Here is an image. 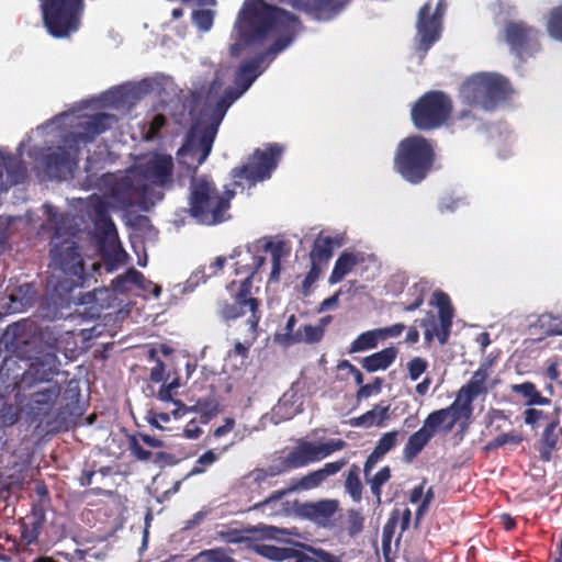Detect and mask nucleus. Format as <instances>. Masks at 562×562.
<instances>
[{"mask_svg": "<svg viewBox=\"0 0 562 562\" xmlns=\"http://www.w3.org/2000/svg\"><path fill=\"white\" fill-rule=\"evenodd\" d=\"M60 361L54 352L32 357L29 367L14 384L15 405L25 420L47 434L67 430L74 417L81 415L80 389L69 382L63 400L61 384L55 380Z\"/></svg>", "mask_w": 562, "mask_h": 562, "instance_id": "obj_1", "label": "nucleus"}, {"mask_svg": "<svg viewBox=\"0 0 562 562\" xmlns=\"http://www.w3.org/2000/svg\"><path fill=\"white\" fill-rule=\"evenodd\" d=\"M297 24L299 18L291 12L265 0H245L236 22L238 41L232 45L231 54L237 56L244 46L262 44L272 35Z\"/></svg>", "mask_w": 562, "mask_h": 562, "instance_id": "obj_2", "label": "nucleus"}, {"mask_svg": "<svg viewBox=\"0 0 562 562\" xmlns=\"http://www.w3.org/2000/svg\"><path fill=\"white\" fill-rule=\"evenodd\" d=\"M513 89L509 81L497 74L480 72L468 77L460 87L459 98L467 105L459 112V121H480L475 110L486 112L494 111L502 102H505Z\"/></svg>", "mask_w": 562, "mask_h": 562, "instance_id": "obj_3", "label": "nucleus"}, {"mask_svg": "<svg viewBox=\"0 0 562 562\" xmlns=\"http://www.w3.org/2000/svg\"><path fill=\"white\" fill-rule=\"evenodd\" d=\"M233 190L220 191L213 180L206 176L192 177L190 181L189 214L199 224L213 226L227 221L231 216Z\"/></svg>", "mask_w": 562, "mask_h": 562, "instance_id": "obj_4", "label": "nucleus"}, {"mask_svg": "<svg viewBox=\"0 0 562 562\" xmlns=\"http://www.w3.org/2000/svg\"><path fill=\"white\" fill-rule=\"evenodd\" d=\"M435 161L432 142L422 135H412L398 143L393 167L405 181L418 184L431 172Z\"/></svg>", "mask_w": 562, "mask_h": 562, "instance_id": "obj_5", "label": "nucleus"}, {"mask_svg": "<svg viewBox=\"0 0 562 562\" xmlns=\"http://www.w3.org/2000/svg\"><path fill=\"white\" fill-rule=\"evenodd\" d=\"M59 237V228H56L49 250L50 267L60 273L57 286L70 292L74 288L85 284L87 274L76 243L70 238L58 241Z\"/></svg>", "mask_w": 562, "mask_h": 562, "instance_id": "obj_6", "label": "nucleus"}, {"mask_svg": "<svg viewBox=\"0 0 562 562\" xmlns=\"http://www.w3.org/2000/svg\"><path fill=\"white\" fill-rule=\"evenodd\" d=\"M43 25L54 38H66L81 26L85 0H40Z\"/></svg>", "mask_w": 562, "mask_h": 562, "instance_id": "obj_7", "label": "nucleus"}, {"mask_svg": "<svg viewBox=\"0 0 562 562\" xmlns=\"http://www.w3.org/2000/svg\"><path fill=\"white\" fill-rule=\"evenodd\" d=\"M251 289L248 281H231L226 285V290L229 292L232 301H217L218 317L225 323H229L249 314L245 322V328H258L261 319L260 301L254 296Z\"/></svg>", "mask_w": 562, "mask_h": 562, "instance_id": "obj_8", "label": "nucleus"}, {"mask_svg": "<svg viewBox=\"0 0 562 562\" xmlns=\"http://www.w3.org/2000/svg\"><path fill=\"white\" fill-rule=\"evenodd\" d=\"M237 99H239L238 94H235L232 90L226 89L213 108L211 115L212 123L203 126L199 131L196 140L194 139L195 130H193L192 138L178 151L179 156L195 160L192 166L193 171H195L209 157L213 147L218 125L224 119L229 106Z\"/></svg>", "mask_w": 562, "mask_h": 562, "instance_id": "obj_9", "label": "nucleus"}, {"mask_svg": "<svg viewBox=\"0 0 562 562\" xmlns=\"http://www.w3.org/2000/svg\"><path fill=\"white\" fill-rule=\"evenodd\" d=\"M452 112L451 99L440 90H431L420 95L412 106L411 117L419 131L441 127Z\"/></svg>", "mask_w": 562, "mask_h": 562, "instance_id": "obj_10", "label": "nucleus"}, {"mask_svg": "<svg viewBox=\"0 0 562 562\" xmlns=\"http://www.w3.org/2000/svg\"><path fill=\"white\" fill-rule=\"evenodd\" d=\"M11 328L18 347L36 352V357L48 352L57 356L59 336L55 327H42L33 321H23L15 323Z\"/></svg>", "mask_w": 562, "mask_h": 562, "instance_id": "obj_11", "label": "nucleus"}, {"mask_svg": "<svg viewBox=\"0 0 562 562\" xmlns=\"http://www.w3.org/2000/svg\"><path fill=\"white\" fill-rule=\"evenodd\" d=\"M282 154V147L278 144H270L266 150L256 149L247 159V162L232 170V178L236 186H241L245 180L255 184L270 178L277 168Z\"/></svg>", "mask_w": 562, "mask_h": 562, "instance_id": "obj_12", "label": "nucleus"}, {"mask_svg": "<svg viewBox=\"0 0 562 562\" xmlns=\"http://www.w3.org/2000/svg\"><path fill=\"white\" fill-rule=\"evenodd\" d=\"M346 447L347 442L340 438L330 439L327 442H313L300 439L297 445L286 456L292 468L295 470L318 462Z\"/></svg>", "mask_w": 562, "mask_h": 562, "instance_id": "obj_13", "label": "nucleus"}, {"mask_svg": "<svg viewBox=\"0 0 562 562\" xmlns=\"http://www.w3.org/2000/svg\"><path fill=\"white\" fill-rule=\"evenodd\" d=\"M346 464L347 459L345 458L334 462H328L323 468L312 471L306 475L302 476L294 486L272 492L267 498L256 503L252 506V509L263 512L267 506H269L272 503L281 501L286 494L291 493L296 488L305 491L316 488L319 485H322L329 476L337 474L342 468L346 467Z\"/></svg>", "mask_w": 562, "mask_h": 562, "instance_id": "obj_14", "label": "nucleus"}, {"mask_svg": "<svg viewBox=\"0 0 562 562\" xmlns=\"http://www.w3.org/2000/svg\"><path fill=\"white\" fill-rule=\"evenodd\" d=\"M148 194V184L140 179L136 171L114 178L110 196L123 209L143 203Z\"/></svg>", "mask_w": 562, "mask_h": 562, "instance_id": "obj_15", "label": "nucleus"}, {"mask_svg": "<svg viewBox=\"0 0 562 562\" xmlns=\"http://www.w3.org/2000/svg\"><path fill=\"white\" fill-rule=\"evenodd\" d=\"M539 31L524 21H507L504 25V38L510 50L520 59L525 54L538 50Z\"/></svg>", "mask_w": 562, "mask_h": 562, "instance_id": "obj_16", "label": "nucleus"}, {"mask_svg": "<svg viewBox=\"0 0 562 562\" xmlns=\"http://www.w3.org/2000/svg\"><path fill=\"white\" fill-rule=\"evenodd\" d=\"M446 10L443 0H439L432 14L431 3L426 2L418 11L416 29L419 36V47L425 52L440 37L441 20Z\"/></svg>", "mask_w": 562, "mask_h": 562, "instance_id": "obj_17", "label": "nucleus"}, {"mask_svg": "<svg viewBox=\"0 0 562 562\" xmlns=\"http://www.w3.org/2000/svg\"><path fill=\"white\" fill-rule=\"evenodd\" d=\"M114 121V115L108 113H95L90 116L81 117L77 123V132H70L66 136L69 138L70 147L77 150L81 145L92 143L99 135L108 131Z\"/></svg>", "mask_w": 562, "mask_h": 562, "instance_id": "obj_18", "label": "nucleus"}, {"mask_svg": "<svg viewBox=\"0 0 562 562\" xmlns=\"http://www.w3.org/2000/svg\"><path fill=\"white\" fill-rule=\"evenodd\" d=\"M173 159L170 155L155 153L137 168V173L144 182L158 187L172 183Z\"/></svg>", "mask_w": 562, "mask_h": 562, "instance_id": "obj_19", "label": "nucleus"}, {"mask_svg": "<svg viewBox=\"0 0 562 562\" xmlns=\"http://www.w3.org/2000/svg\"><path fill=\"white\" fill-rule=\"evenodd\" d=\"M64 146H58L54 151L44 156V166L47 173L57 179H63L67 173H70L74 167L77 166L80 147L75 151L70 147V140L67 136L63 139Z\"/></svg>", "mask_w": 562, "mask_h": 562, "instance_id": "obj_20", "label": "nucleus"}, {"mask_svg": "<svg viewBox=\"0 0 562 562\" xmlns=\"http://www.w3.org/2000/svg\"><path fill=\"white\" fill-rule=\"evenodd\" d=\"M471 415L467 409H463L462 404L458 400H454L448 407L428 414L424 420V426L434 436L440 429L445 432H450L459 420L469 419Z\"/></svg>", "mask_w": 562, "mask_h": 562, "instance_id": "obj_21", "label": "nucleus"}, {"mask_svg": "<svg viewBox=\"0 0 562 562\" xmlns=\"http://www.w3.org/2000/svg\"><path fill=\"white\" fill-rule=\"evenodd\" d=\"M232 257L237 258L234 262L235 274L244 276L241 281H248L252 286L255 274L266 262V257L261 254L260 240L248 245L245 250H234Z\"/></svg>", "mask_w": 562, "mask_h": 562, "instance_id": "obj_22", "label": "nucleus"}, {"mask_svg": "<svg viewBox=\"0 0 562 562\" xmlns=\"http://www.w3.org/2000/svg\"><path fill=\"white\" fill-rule=\"evenodd\" d=\"M338 506L339 503L336 499L305 502L296 505V513L300 517L325 527L337 513Z\"/></svg>", "mask_w": 562, "mask_h": 562, "instance_id": "obj_23", "label": "nucleus"}, {"mask_svg": "<svg viewBox=\"0 0 562 562\" xmlns=\"http://www.w3.org/2000/svg\"><path fill=\"white\" fill-rule=\"evenodd\" d=\"M488 376V368L486 366H481L473 372L469 382L462 385L458 391L456 400L462 404L463 409H467L468 413L472 414V404L474 400L479 395L487 393L486 382Z\"/></svg>", "mask_w": 562, "mask_h": 562, "instance_id": "obj_24", "label": "nucleus"}, {"mask_svg": "<svg viewBox=\"0 0 562 562\" xmlns=\"http://www.w3.org/2000/svg\"><path fill=\"white\" fill-rule=\"evenodd\" d=\"M430 303L436 305L438 308L440 328L439 330H436V336L440 345H446L450 336L452 319L454 316L451 300L447 293L437 290L434 292Z\"/></svg>", "mask_w": 562, "mask_h": 562, "instance_id": "obj_25", "label": "nucleus"}, {"mask_svg": "<svg viewBox=\"0 0 562 562\" xmlns=\"http://www.w3.org/2000/svg\"><path fill=\"white\" fill-rule=\"evenodd\" d=\"M561 406H555L550 423L544 427L539 441V456L542 461H550L552 451L557 448L562 437V427L560 426Z\"/></svg>", "mask_w": 562, "mask_h": 562, "instance_id": "obj_26", "label": "nucleus"}, {"mask_svg": "<svg viewBox=\"0 0 562 562\" xmlns=\"http://www.w3.org/2000/svg\"><path fill=\"white\" fill-rule=\"evenodd\" d=\"M25 172V167L20 159L0 150V193L23 182Z\"/></svg>", "mask_w": 562, "mask_h": 562, "instance_id": "obj_27", "label": "nucleus"}, {"mask_svg": "<svg viewBox=\"0 0 562 562\" xmlns=\"http://www.w3.org/2000/svg\"><path fill=\"white\" fill-rule=\"evenodd\" d=\"M265 60V55H258L254 59L240 64L235 72L234 88H228L240 98L260 75L259 68Z\"/></svg>", "mask_w": 562, "mask_h": 562, "instance_id": "obj_28", "label": "nucleus"}, {"mask_svg": "<svg viewBox=\"0 0 562 562\" xmlns=\"http://www.w3.org/2000/svg\"><path fill=\"white\" fill-rule=\"evenodd\" d=\"M349 0H304L302 8L316 20H330L339 13Z\"/></svg>", "mask_w": 562, "mask_h": 562, "instance_id": "obj_29", "label": "nucleus"}, {"mask_svg": "<svg viewBox=\"0 0 562 562\" xmlns=\"http://www.w3.org/2000/svg\"><path fill=\"white\" fill-rule=\"evenodd\" d=\"M398 431L392 430L385 432L378 440L373 451L368 456L363 464L364 476L370 475L375 464L384 458L386 453L393 450L397 445Z\"/></svg>", "mask_w": 562, "mask_h": 562, "instance_id": "obj_30", "label": "nucleus"}, {"mask_svg": "<svg viewBox=\"0 0 562 562\" xmlns=\"http://www.w3.org/2000/svg\"><path fill=\"white\" fill-rule=\"evenodd\" d=\"M261 254L270 252L271 254V272H270V281L278 282L280 279V273L282 269V259L290 255V247L285 241H272V240H260Z\"/></svg>", "mask_w": 562, "mask_h": 562, "instance_id": "obj_31", "label": "nucleus"}, {"mask_svg": "<svg viewBox=\"0 0 562 562\" xmlns=\"http://www.w3.org/2000/svg\"><path fill=\"white\" fill-rule=\"evenodd\" d=\"M432 437L434 435L423 425L422 428L408 437L403 448V460L406 463H412Z\"/></svg>", "mask_w": 562, "mask_h": 562, "instance_id": "obj_32", "label": "nucleus"}, {"mask_svg": "<svg viewBox=\"0 0 562 562\" xmlns=\"http://www.w3.org/2000/svg\"><path fill=\"white\" fill-rule=\"evenodd\" d=\"M94 212V226L95 231L103 236V238L106 239H113L117 237V231L115 227V224L113 223L109 210L108 204L102 201L98 200V202L93 206Z\"/></svg>", "mask_w": 562, "mask_h": 562, "instance_id": "obj_33", "label": "nucleus"}, {"mask_svg": "<svg viewBox=\"0 0 562 562\" xmlns=\"http://www.w3.org/2000/svg\"><path fill=\"white\" fill-rule=\"evenodd\" d=\"M396 356L397 349L395 347H387L362 358L360 363L366 371L375 372L387 369L395 361Z\"/></svg>", "mask_w": 562, "mask_h": 562, "instance_id": "obj_34", "label": "nucleus"}, {"mask_svg": "<svg viewBox=\"0 0 562 562\" xmlns=\"http://www.w3.org/2000/svg\"><path fill=\"white\" fill-rule=\"evenodd\" d=\"M390 405L375 404L372 409L364 414L353 417L349 420V424L353 427H372L382 426L383 423L389 419Z\"/></svg>", "mask_w": 562, "mask_h": 562, "instance_id": "obj_35", "label": "nucleus"}, {"mask_svg": "<svg viewBox=\"0 0 562 562\" xmlns=\"http://www.w3.org/2000/svg\"><path fill=\"white\" fill-rule=\"evenodd\" d=\"M335 239L330 236L318 235L312 246L310 252V261L321 266L327 265L333 257Z\"/></svg>", "mask_w": 562, "mask_h": 562, "instance_id": "obj_36", "label": "nucleus"}, {"mask_svg": "<svg viewBox=\"0 0 562 562\" xmlns=\"http://www.w3.org/2000/svg\"><path fill=\"white\" fill-rule=\"evenodd\" d=\"M358 263V258L355 254L342 251L337 258L334 269L329 276L328 282L336 284L340 282Z\"/></svg>", "mask_w": 562, "mask_h": 562, "instance_id": "obj_37", "label": "nucleus"}, {"mask_svg": "<svg viewBox=\"0 0 562 562\" xmlns=\"http://www.w3.org/2000/svg\"><path fill=\"white\" fill-rule=\"evenodd\" d=\"M510 389L514 393L520 394L526 400L525 404L527 406L549 405L551 403L549 397L541 395L532 382L527 381L520 384H513Z\"/></svg>", "mask_w": 562, "mask_h": 562, "instance_id": "obj_38", "label": "nucleus"}, {"mask_svg": "<svg viewBox=\"0 0 562 562\" xmlns=\"http://www.w3.org/2000/svg\"><path fill=\"white\" fill-rule=\"evenodd\" d=\"M252 551L258 555L274 562L291 560L290 548H281L272 544L255 543Z\"/></svg>", "mask_w": 562, "mask_h": 562, "instance_id": "obj_39", "label": "nucleus"}, {"mask_svg": "<svg viewBox=\"0 0 562 562\" xmlns=\"http://www.w3.org/2000/svg\"><path fill=\"white\" fill-rule=\"evenodd\" d=\"M345 488L353 502L362 499V483L360 480V469L357 464H352L346 475Z\"/></svg>", "mask_w": 562, "mask_h": 562, "instance_id": "obj_40", "label": "nucleus"}, {"mask_svg": "<svg viewBox=\"0 0 562 562\" xmlns=\"http://www.w3.org/2000/svg\"><path fill=\"white\" fill-rule=\"evenodd\" d=\"M296 322H297V319H296L295 315H290L285 323L284 333L276 334L274 340L284 347H289V346L301 342L302 341V330L299 329V330L294 331Z\"/></svg>", "mask_w": 562, "mask_h": 562, "instance_id": "obj_41", "label": "nucleus"}, {"mask_svg": "<svg viewBox=\"0 0 562 562\" xmlns=\"http://www.w3.org/2000/svg\"><path fill=\"white\" fill-rule=\"evenodd\" d=\"M392 477V471L389 465L381 468L372 477L366 476L370 485L372 495L375 497L376 504H381L382 487Z\"/></svg>", "mask_w": 562, "mask_h": 562, "instance_id": "obj_42", "label": "nucleus"}, {"mask_svg": "<svg viewBox=\"0 0 562 562\" xmlns=\"http://www.w3.org/2000/svg\"><path fill=\"white\" fill-rule=\"evenodd\" d=\"M379 335L376 329L368 330L360 334L350 345L348 352L356 353L366 350L374 349L379 342Z\"/></svg>", "mask_w": 562, "mask_h": 562, "instance_id": "obj_43", "label": "nucleus"}, {"mask_svg": "<svg viewBox=\"0 0 562 562\" xmlns=\"http://www.w3.org/2000/svg\"><path fill=\"white\" fill-rule=\"evenodd\" d=\"M400 521V510L394 509L385 525L383 526L382 530V549L383 553L387 555V553L391 551V542L396 529V526Z\"/></svg>", "mask_w": 562, "mask_h": 562, "instance_id": "obj_44", "label": "nucleus"}, {"mask_svg": "<svg viewBox=\"0 0 562 562\" xmlns=\"http://www.w3.org/2000/svg\"><path fill=\"white\" fill-rule=\"evenodd\" d=\"M547 31L552 38L562 42V5L554 7L549 11Z\"/></svg>", "mask_w": 562, "mask_h": 562, "instance_id": "obj_45", "label": "nucleus"}, {"mask_svg": "<svg viewBox=\"0 0 562 562\" xmlns=\"http://www.w3.org/2000/svg\"><path fill=\"white\" fill-rule=\"evenodd\" d=\"M257 337L258 328H245L244 340L236 341L231 353L241 358H247L249 353V348L256 341Z\"/></svg>", "mask_w": 562, "mask_h": 562, "instance_id": "obj_46", "label": "nucleus"}, {"mask_svg": "<svg viewBox=\"0 0 562 562\" xmlns=\"http://www.w3.org/2000/svg\"><path fill=\"white\" fill-rule=\"evenodd\" d=\"M539 326L547 336H562V319L560 316L550 313L542 314L539 319Z\"/></svg>", "mask_w": 562, "mask_h": 562, "instance_id": "obj_47", "label": "nucleus"}, {"mask_svg": "<svg viewBox=\"0 0 562 562\" xmlns=\"http://www.w3.org/2000/svg\"><path fill=\"white\" fill-rule=\"evenodd\" d=\"M524 441V436L518 432H505L497 437H495L493 440L488 441L485 446V450H496L498 448L504 447L505 445H512L517 446L520 445Z\"/></svg>", "mask_w": 562, "mask_h": 562, "instance_id": "obj_48", "label": "nucleus"}, {"mask_svg": "<svg viewBox=\"0 0 562 562\" xmlns=\"http://www.w3.org/2000/svg\"><path fill=\"white\" fill-rule=\"evenodd\" d=\"M143 442L139 437L135 434L130 435L127 437V446L131 456L137 461H149L153 457V453L149 450L143 448Z\"/></svg>", "mask_w": 562, "mask_h": 562, "instance_id": "obj_49", "label": "nucleus"}, {"mask_svg": "<svg viewBox=\"0 0 562 562\" xmlns=\"http://www.w3.org/2000/svg\"><path fill=\"white\" fill-rule=\"evenodd\" d=\"M247 532L256 533L261 539H279L282 536L290 535V532L284 528L265 524H259L258 526L248 529Z\"/></svg>", "mask_w": 562, "mask_h": 562, "instance_id": "obj_50", "label": "nucleus"}, {"mask_svg": "<svg viewBox=\"0 0 562 562\" xmlns=\"http://www.w3.org/2000/svg\"><path fill=\"white\" fill-rule=\"evenodd\" d=\"M192 21L200 31L207 32L213 25L214 12L209 9L194 10Z\"/></svg>", "mask_w": 562, "mask_h": 562, "instance_id": "obj_51", "label": "nucleus"}, {"mask_svg": "<svg viewBox=\"0 0 562 562\" xmlns=\"http://www.w3.org/2000/svg\"><path fill=\"white\" fill-rule=\"evenodd\" d=\"M218 459V456L213 450L205 451L202 456L198 458L195 464L187 474V476H193L205 472V470L214 464Z\"/></svg>", "mask_w": 562, "mask_h": 562, "instance_id": "obj_52", "label": "nucleus"}, {"mask_svg": "<svg viewBox=\"0 0 562 562\" xmlns=\"http://www.w3.org/2000/svg\"><path fill=\"white\" fill-rule=\"evenodd\" d=\"M322 273V266L311 261L310 271L306 273L304 280L302 281V293L304 295H308L313 284L319 279Z\"/></svg>", "mask_w": 562, "mask_h": 562, "instance_id": "obj_53", "label": "nucleus"}, {"mask_svg": "<svg viewBox=\"0 0 562 562\" xmlns=\"http://www.w3.org/2000/svg\"><path fill=\"white\" fill-rule=\"evenodd\" d=\"M266 469H267L269 477L279 476L286 472L294 470L292 468V464L289 462L288 456L278 458L271 464H269Z\"/></svg>", "mask_w": 562, "mask_h": 562, "instance_id": "obj_54", "label": "nucleus"}, {"mask_svg": "<svg viewBox=\"0 0 562 562\" xmlns=\"http://www.w3.org/2000/svg\"><path fill=\"white\" fill-rule=\"evenodd\" d=\"M428 362L422 357H415L407 363L408 375L412 381H416L426 372Z\"/></svg>", "mask_w": 562, "mask_h": 562, "instance_id": "obj_55", "label": "nucleus"}, {"mask_svg": "<svg viewBox=\"0 0 562 562\" xmlns=\"http://www.w3.org/2000/svg\"><path fill=\"white\" fill-rule=\"evenodd\" d=\"M383 384V380L381 378H374L371 383L359 385V390L357 391V400L368 398L373 394H378L381 392Z\"/></svg>", "mask_w": 562, "mask_h": 562, "instance_id": "obj_56", "label": "nucleus"}, {"mask_svg": "<svg viewBox=\"0 0 562 562\" xmlns=\"http://www.w3.org/2000/svg\"><path fill=\"white\" fill-rule=\"evenodd\" d=\"M302 341L314 344L322 340L324 337V329L322 326L304 325L302 328Z\"/></svg>", "mask_w": 562, "mask_h": 562, "instance_id": "obj_57", "label": "nucleus"}, {"mask_svg": "<svg viewBox=\"0 0 562 562\" xmlns=\"http://www.w3.org/2000/svg\"><path fill=\"white\" fill-rule=\"evenodd\" d=\"M412 290L414 291L413 294L415 295V300L409 304L404 303V302L398 303L401 308L405 312L415 311V310L419 308L422 306V304L424 303L423 289H420L417 284H414V286L412 289H409V291H412Z\"/></svg>", "mask_w": 562, "mask_h": 562, "instance_id": "obj_58", "label": "nucleus"}, {"mask_svg": "<svg viewBox=\"0 0 562 562\" xmlns=\"http://www.w3.org/2000/svg\"><path fill=\"white\" fill-rule=\"evenodd\" d=\"M126 257L127 254L119 245L116 248L113 249L111 254H106L104 256V260L111 267V269H113L114 267L125 263Z\"/></svg>", "mask_w": 562, "mask_h": 562, "instance_id": "obj_59", "label": "nucleus"}, {"mask_svg": "<svg viewBox=\"0 0 562 562\" xmlns=\"http://www.w3.org/2000/svg\"><path fill=\"white\" fill-rule=\"evenodd\" d=\"M308 552L317 558L316 562H341L340 557H337L324 549L314 548L312 546H303Z\"/></svg>", "mask_w": 562, "mask_h": 562, "instance_id": "obj_60", "label": "nucleus"}, {"mask_svg": "<svg viewBox=\"0 0 562 562\" xmlns=\"http://www.w3.org/2000/svg\"><path fill=\"white\" fill-rule=\"evenodd\" d=\"M363 528V517L357 513L351 512L348 516V532L350 536L358 535Z\"/></svg>", "mask_w": 562, "mask_h": 562, "instance_id": "obj_61", "label": "nucleus"}, {"mask_svg": "<svg viewBox=\"0 0 562 562\" xmlns=\"http://www.w3.org/2000/svg\"><path fill=\"white\" fill-rule=\"evenodd\" d=\"M405 325L402 323H396L387 327L378 328L376 333L380 339H385L389 337H398L405 329Z\"/></svg>", "mask_w": 562, "mask_h": 562, "instance_id": "obj_62", "label": "nucleus"}, {"mask_svg": "<svg viewBox=\"0 0 562 562\" xmlns=\"http://www.w3.org/2000/svg\"><path fill=\"white\" fill-rule=\"evenodd\" d=\"M299 546L301 548L304 549V551L302 550H297L295 548H290V552L292 553L291 554V559L294 560V562H316L317 561V558L312 554L311 552H308L303 546V543H299Z\"/></svg>", "mask_w": 562, "mask_h": 562, "instance_id": "obj_63", "label": "nucleus"}, {"mask_svg": "<svg viewBox=\"0 0 562 562\" xmlns=\"http://www.w3.org/2000/svg\"><path fill=\"white\" fill-rule=\"evenodd\" d=\"M18 294L20 295L21 300L24 301V304L32 305L35 301L36 291L33 284L25 283L19 286Z\"/></svg>", "mask_w": 562, "mask_h": 562, "instance_id": "obj_64", "label": "nucleus"}]
</instances>
